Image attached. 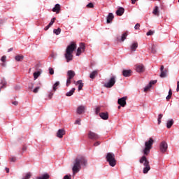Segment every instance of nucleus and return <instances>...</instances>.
I'll return each instance as SVG.
<instances>
[{"label": "nucleus", "instance_id": "f257e3e1", "mask_svg": "<svg viewBox=\"0 0 179 179\" xmlns=\"http://www.w3.org/2000/svg\"><path fill=\"white\" fill-rule=\"evenodd\" d=\"M154 142L155 141L153 140V138H150L149 141L145 143V148L143 150L144 155L139 160V163H141V164H143V166H145L143 171V174H148V173L150 170V165L149 164V160H148V158H146V156H148L149 153H150V149L153 148Z\"/></svg>", "mask_w": 179, "mask_h": 179}, {"label": "nucleus", "instance_id": "f03ea898", "mask_svg": "<svg viewBox=\"0 0 179 179\" xmlns=\"http://www.w3.org/2000/svg\"><path fill=\"white\" fill-rule=\"evenodd\" d=\"M82 166L84 167L87 166V159L83 155H78L73 162L72 171L73 176H75L76 173H79V171H80Z\"/></svg>", "mask_w": 179, "mask_h": 179}, {"label": "nucleus", "instance_id": "7ed1b4c3", "mask_svg": "<svg viewBox=\"0 0 179 179\" xmlns=\"http://www.w3.org/2000/svg\"><path fill=\"white\" fill-rule=\"evenodd\" d=\"M74 50H76V43L72 42L66 49L64 57L66 59V62H69L73 59V55L72 54H73Z\"/></svg>", "mask_w": 179, "mask_h": 179}, {"label": "nucleus", "instance_id": "20e7f679", "mask_svg": "<svg viewBox=\"0 0 179 179\" xmlns=\"http://www.w3.org/2000/svg\"><path fill=\"white\" fill-rule=\"evenodd\" d=\"M106 162L109 163V166H111V167H115V165L117 164L115 155L113 153L108 152L106 155Z\"/></svg>", "mask_w": 179, "mask_h": 179}, {"label": "nucleus", "instance_id": "39448f33", "mask_svg": "<svg viewBox=\"0 0 179 179\" xmlns=\"http://www.w3.org/2000/svg\"><path fill=\"white\" fill-rule=\"evenodd\" d=\"M116 79L117 77H115V76L110 77L109 80L103 85L104 87H106L107 89H111V87L115 85Z\"/></svg>", "mask_w": 179, "mask_h": 179}, {"label": "nucleus", "instance_id": "423d86ee", "mask_svg": "<svg viewBox=\"0 0 179 179\" xmlns=\"http://www.w3.org/2000/svg\"><path fill=\"white\" fill-rule=\"evenodd\" d=\"M167 143L162 141L159 145V150L162 153H166L167 152Z\"/></svg>", "mask_w": 179, "mask_h": 179}, {"label": "nucleus", "instance_id": "0eeeda50", "mask_svg": "<svg viewBox=\"0 0 179 179\" xmlns=\"http://www.w3.org/2000/svg\"><path fill=\"white\" fill-rule=\"evenodd\" d=\"M86 49V46H85V43H81L80 44L79 48L77 49L76 55L79 57L82 54V52H85V50Z\"/></svg>", "mask_w": 179, "mask_h": 179}, {"label": "nucleus", "instance_id": "6e6552de", "mask_svg": "<svg viewBox=\"0 0 179 179\" xmlns=\"http://www.w3.org/2000/svg\"><path fill=\"white\" fill-rule=\"evenodd\" d=\"M88 138L90 139H92V141H96V139H99V138H100V136H99V134H97L92 131H90L88 132Z\"/></svg>", "mask_w": 179, "mask_h": 179}, {"label": "nucleus", "instance_id": "1a4fd4ad", "mask_svg": "<svg viewBox=\"0 0 179 179\" xmlns=\"http://www.w3.org/2000/svg\"><path fill=\"white\" fill-rule=\"evenodd\" d=\"M127 96L122 97L118 99L117 103L121 106V107H125L127 106Z\"/></svg>", "mask_w": 179, "mask_h": 179}, {"label": "nucleus", "instance_id": "9d476101", "mask_svg": "<svg viewBox=\"0 0 179 179\" xmlns=\"http://www.w3.org/2000/svg\"><path fill=\"white\" fill-rule=\"evenodd\" d=\"M127 37H128V31L124 32L121 37L117 38V40L119 43H121V41H125V40H127Z\"/></svg>", "mask_w": 179, "mask_h": 179}, {"label": "nucleus", "instance_id": "9b49d317", "mask_svg": "<svg viewBox=\"0 0 179 179\" xmlns=\"http://www.w3.org/2000/svg\"><path fill=\"white\" fill-rule=\"evenodd\" d=\"M160 71H161V74H160V78H166V76H167V70L166 69H164V66H161L160 68Z\"/></svg>", "mask_w": 179, "mask_h": 179}, {"label": "nucleus", "instance_id": "f8f14e48", "mask_svg": "<svg viewBox=\"0 0 179 179\" xmlns=\"http://www.w3.org/2000/svg\"><path fill=\"white\" fill-rule=\"evenodd\" d=\"M136 71L139 73L145 72V66H143V64H137L136 65Z\"/></svg>", "mask_w": 179, "mask_h": 179}, {"label": "nucleus", "instance_id": "ddd939ff", "mask_svg": "<svg viewBox=\"0 0 179 179\" xmlns=\"http://www.w3.org/2000/svg\"><path fill=\"white\" fill-rule=\"evenodd\" d=\"M85 110H86V107L84 106H80L77 108V114H84Z\"/></svg>", "mask_w": 179, "mask_h": 179}, {"label": "nucleus", "instance_id": "4468645a", "mask_svg": "<svg viewBox=\"0 0 179 179\" xmlns=\"http://www.w3.org/2000/svg\"><path fill=\"white\" fill-rule=\"evenodd\" d=\"M52 10V12H55L57 14L59 13V12H61V5L59 3L56 4Z\"/></svg>", "mask_w": 179, "mask_h": 179}, {"label": "nucleus", "instance_id": "2eb2a0df", "mask_svg": "<svg viewBox=\"0 0 179 179\" xmlns=\"http://www.w3.org/2000/svg\"><path fill=\"white\" fill-rule=\"evenodd\" d=\"M122 75L125 78H128V77L131 76V75H132V71H131V70H123Z\"/></svg>", "mask_w": 179, "mask_h": 179}, {"label": "nucleus", "instance_id": "dca6fc26", "mask_svg": "<svg viewBox=\"0 0 179 179\" xmlns=\"http://www.w3.org/2000/svg\"><path fill=\"white\" fill-rule=\"evenodd\" d=\"M64 135H65V130L63 129H59L57 133V138H63Z\"/></svg>", "mask_w": 179, "mask_h": 179}, {"label": "nucleus", "instance_id": "f3484780", "mask_svg": "<svg viewBox=\"0 0 179 179\" xmlns=\"http://www.w3.org/2000/svg\"><path fill=\"white\" fill-rule=\"evenodd\" d=\"M124 12H125V9L122 7H120L117 10H116V15L117 16H122V15H124Z\"/></svg>", "mask_w": 179, "mask_h": 179}, {"label": "nucleus", "instance_id": "a211bd4d", "mask_svg": "<svg viewBox=\"0 0 179 179\" xmlns=\"http://www.w3.org/2000/svg\"><path fill=\"white\" fill-rule=\"evenodd\" d=\"M67 78L69 79H73V78H75V71H72V70H69L67 71Z\"/></svg>", "mask_w": 179, "mask_h": 179}, {"label": "nucleus", "instance_id": "6ab92c4d", "mask_svg": "<svg viewBox=\"0 0 179 179\" xmlns=\"http://www.w3.org/2000/svg\"><path fill=\"white\" fill-rule=\"evenodd\" d=\"M107 23H111L114 19V15L113 13H110L107 16Z\"/></svg>", "mask_w": 179, "mask_h": 179}, {"label": "nucleus", "instance_id": "aec40b11", "mask_svg": "<svg viewBox=\"0 0 179 179\" xmlns=\"http://www.w3.org/2000/svg\"><path fill=\"white\" fill-rule=\"evenodd\" d=\"M76 85H78V92H80V90H82V89H83L84 84L82 82V80L77 81Z\"/></svg>", "mask_w": 179, "mask_h": 179}, {"label": "nucleus", "instance_id": "412c9836", "mask_svg": "<svg viewBox=\"0 0 179 179\" xmlns=\"http://www.w3.org/2000/svg\"><path fill=\"white\" fill-rule=\"evenodd\" d=\"M99 117H101L102 120H108V113H100Z\"/></svg>", "mask_w": 179, "mask_h": 179}, {"label": "nucleus", "instance_id": "4be33fe9", "mask_svg": "<svg viewBox=\"0 0 179 179\" xmlns=\"http://www.w3.org/2000/svg\"><path fill=\"white\" fill-rule=\"evenodd\" d=\"M97 75H99V71L97 70H95L90 73V79H94V78H96Z\"/></svg>", "mask_w": 179, "mask_h": 179}, {"label": "nucleus", "instance_id": "5701e85b", "mask_svg": "<svg viewBox=\"0 0 179 179\" xmlns=\"http://www.w3.org/2000/svg\"><path fill=\"white\" fill-rule=\"evenodd\" d=\"M174 124V120L171 119L170 120H168L167 123H166V127L168 129L171 128V127H173V124Z\"/></svg>", "mask_w": 179, "mask_h": 179}, {"label": "nucleus", "instance_id": "b1692460", "mask_svg": "<svg viewBox=\"0 0 179 179\" xmlns=\"http://www.w3.org/2000/svg\"><path fill=\"white\" fill-rule=\"evenodd\" d=\"M138 48V43L137 42H134L131 45V51H136V49Z\"/></svg>", "mask_w": 179, "mask_h": 179}, {"label": "nucleus", "instance_id": "393cba45", "mask_svg": "<svg viewBox=\"0 0 179 179\" xmlns=\"http://www.w3.org/2000/svg\"><path fill=\"white\" fill-rule=\"evenodd\" d=\"M24 59V56L22 55H18L15 57V61H17V62H22V60Z\"/></svg>", "mask_w": 179, "mask_h": 179}, {"label": "nucleus", "instance_id": "a878e982", "mask_svg": "<svg viewBox=\"0 0 179 179\" xmlns=\"http://www.w3.org/2000/svg\"><path fill=\"white\" fill-rule=\"evenodd\" d=\"M152 13L155 16H159V7L157 6H155V9L152 11Z\"/></svg>", "mask_w": 179, "mask_h": 179}, {"label": "nucleus", "instance_id": "bb28decb", "mask_svg": "<svg viewBox=\"0 0 179 179\" xmlns=\"http://www.w3.org/2000/svg\"><path fill=\"white\" fill-rule=\"evenodd\" d=\"M50 175L48 173L43 175L41 177H37L36 179H49Z\"/></svg>", "mask_w": 179, "mask_h": 179}, {"label": "nucleus", "instance_id": "cd10ccee", "mask_svg": "<svg viewBox=\"0 0 179 179\" xmlns=\"http://www.w3.org/2000/svg\"><path fill=\"white\" fill-rule=\"evenodd\" d=\"M75 88H72L71 90H70L69 92H67L66 94V96H67L68 97L72 96L73 94V93H75Z\"/></svg>", "mask_w": 179, "mask_h": 179}, {"label": "nucleus", "instance_id": "c85d7f7f", "mask_svg": "<svg viewBox=\"0 0 179 179\" xmlns=\"http://www.w3.org/2000/svg\"><path fill=\"white\" fill-rule=\"evenodd\" d=\"M7 82L6 80H5V78H3L2 80H1V85L2 86L0 87V89H3V87H6V85H7Z\"/></svg>", "mask_w": 179, "mask_h": 179}, {"label": "nucleus", "instance_id": "c756f323", "mask_svg": "<svg viewBox=\"0 0 179 179\" xmlns=\"http://www.w3.org/2000/svg\"><path fill=\"white\" fill-rule=\"evenodd\" d=\"M53 33L56 34V36H59V34H61V28H58L57 29L53 30Z\"/></svg>", "mask_w": 179, "mask_h": 179}, {"label": "nucleus", "instance_id": "7c9ffc66", "mask_svg": "<svg viewBox=\"0 0 179 179\" xmlns=\"http://www.w3.org/2000/svg\"><path fill=\"white\" fill-rule=\"evenodd\" d=\"M58 86H59V81L56 82L53 85V90L55 92H57V87H58Z\"/></svg>", "mask_w": 179, "mask_h": 179}, {"label": "nucleus", "instance_id": "2f4dec72", "mask_svg": "<svg viewBox=\"0 0 179 179\" xmlns=\"http://www.w3.org/2000/svg\"><path fill=\"white\" fill-rule=\"evenodd\" d=\"M171 96H173V92L171 91V89H170L169 91V94L166 96V100H170V99H171Z\"/></svg>", "mask_w": 179, "mask_h": 179}, {"label": "nucleus", "instance_id": "473e14b6", "mask_svg": "<svg viewBox=\"0 0 179 179\" xmlns=\"http://www.w3.org/2000/svg\"><path fill=\"white\" fill-rule=\"evenodd\" d=\"M162 118H163V114H159L158 115V125H160V124H162Z\"/></svg>", "mask_w": 179, "mask_h": 179}, {"label": "nucleus", "instance_id": "72a5a7b5", "mask_svg": "<svg viewBox=\"0 0 179 179\" xmlns=\"http://www.w3.org/2000/svg\"><path fill=\"white\" fill-rule=\"evenodd\" d=\"M31 178V173L29 172L26 173L25 177L22 179H30Z\"/></svg>", "mask_w": 179, "mask_h": 179}, {"label": "nucleus", "instance_id": "f704fd0d", "mask_svg": "<svg viewBox=\"0 0 179 179\" xmlns=\"http://www.w3.org/2000/svg\"><path fill=\"white\" fill-rule=\"evenodd\" d=\"M38 76H40V71L34 73V80H36V79H37V78H38Z\"/></svg>", "mask_w": 179, "mask_h": 179}, {"label": "nucleus", "instance_id": "c9c22d12", "mask_svg": "<svg viewBox=\"0 0 179 179\" xmlns=\"http://www.w3.org/2000/svg\"><path fill=\"white\" fill-rule=\"evenodd\" d=\"M101 110V107L97 106L95 109V114L98 115Z\"/></svg>", "mask_w": 179, "mask_h": 179}, {"label": "nucleus", "instance_id": "e433bc0d", "mask_svg": "<svg viewBox=\"0 0 179 179\" xmlns=\"http://www.w3.org/2000/svg\"><path fill=\"white\" fill-rule=\"evenodd\" d=\"M151 52L152 54H156L157 50H156V47L155 46V45H153L151 48Z\"/></svg>", "mask_w": 179, "mask_h": 179}, {"label": "nucleus", "instance_id": "4c0bfd02", "mask_svg": "<svg viewBox=\"0 0 179 179\" xmlns=\"http://www.w3.org/2000/svg\"><path fill=\"white\" fill-rule=\"evenodd\" d=\"M41 86H38L34 89L33 93H38V90H40Z\"/></svg>", "mask_w": 179, "mask_h": 179}, {"label": "nucleus", "instance_id": "58836bf2", "mask_svg": "<svg viewBox=\"0 0 179 179\" xmlns=\"http://www.w3.org/2000/svg\"><path fill=\"white\" fill-rule=\"evenodd\" d=\"M150 87H152V86L150 85V84H148L145 88H144V92H148Z\"/></svg>", "mask_w": 179, "mask_h": 179}, {"label": "nucleus", "instance_id": "ea45409f", "mask_svg": "<svg viewBox=\"0 0 179 179\" xmlns=\"http://www.w3.org/2000/svg\"><path fill=\"white\" fill-rule=\"evenodd\" d=\"M71 80H72V78H67V80H66V86H67V87L69 86V85H71Z\"/></svg>", "mask_w": 179, "mask_h": 179}, {"label": "nucleus", "instance_id": "a19ab883", "mask_svg": "<svg viewBox=\"0 0 179 179\" xmlns=\"http://www.w3.org/2000/svg\"><path fill=\"white\" fill-rule=\"evenodd\" d=\"M153 34H155V31L150 30L147 32V36H153Z\"/></svg>", "mask_w": 179, "mask_h": 179}, {"label": "nucleus", "instance_id": "79ce46f5", "mask_svg": "<svg viewBox=\"0 0 179 179\" xmlns=\"http://www.w3.org/2000/svg\"><path fill=\"white\" fill-rule=\"evenodd\" d=\"M87 8H94V4H93V3H90L87 5Z\"/></svg>", "mask_w": 179, "mask_h": 179}, {"label": "nucleus", "instance_id": "37998d69", "mask_svg": "<svg viewBox=\"0 0 179 179\" xmlns=\"http://www.w3.org/2000/svg\"><path fill=\"white\" fill-rule=\"evenodd\" d=\"M55 20H56L55 17H53V18L51 20L50 22L49 23V24H50V27L54 24V22H55Z\"/></svg>", "mask_w": 179, "mask_h": 179}, {"label": "nucleus", "instance_id": "c03bdc74", "mask_svg": "<svg viewBox=\"0 0 179 179\" xmlns=\"http://www.w3.org/2000/svg\"><path fill=\"white\" fill-rule=\"evenodd\" d=\"M155 83H157V80L150 81L149 85H150V86H152V85H155Z\"/></svg>", "mask_w": 179, "mask_h": 179}, {"label": "nucleus", "instance_id": "a18cd8bd", "mask_svg": "<svg viewBox=\"0 0 179 179\" xmlns=\"http://www.w3.org/2000/svg\"><path fill=\"white\" fill-rule=\"evenodd\" d=\"M49 73L50 75H54V69L52 68H49Z\"/></svg>", "mask_w": 179, "mask_h": 179}, {"label": "nucleus", "instance_id": "49530a36", "mask_svg": "<svg viewBox=\"0 0 179 179\" xmlns=\"http://www.w3.org/2000/svg\"><path fill=\"white\" fill-rule=\"evenodd\" d=\"M139 27H141V24L139 23H137L134 27L136 30H139Z\"/></svg>", "mask_w": 179, "mask_h": 179}, {"label": "nucleus", "instance_id": "de8ad7c7", "mask_svg": "<svg viewBox=\"0 0 179 179\" xmlns=\"http://www.w3.org/2000/svg\"><path fill=\"white\" fill-rule=\"evenodd\" d=\"M2 62H6V56H3L1 59Z\"/></svg>", "mask_w": 179, "mask_h": 179}, {"label": "nucleus", "instance_id": "09e8293b", "mask_svg": "<svg viewBox=\"0 0 179 179\" xmlns=\"http://www.w3.org/2000/svg\"><path fill=\"white\" fill-rule=\"evenodd\" d=\"M10 162H16V158H15V157H10Z\"/></svg>", "mask_w": 179, "mask_h": 179}, {"label": "nucleus", "instance_id": "8fccbe9b", "mask_svg": "<svg viewBox=\"0 0 179 179\" xmlns=\"http://www.w3.org/2000/svg\"><path fill=\"white\" fill-rule=\"evenodd\" d=\"M64 179H72V178H71V175H66L64 176Z\"/></svg>", "mask_w": 179, "mask_h": 179}, {"label": "nucleus", "instance_id": "3c124183", "mask_svg": "<svg viewBox=\"0 0 179 179\" xmlns=\"http://www.w3.org/2000/svg\"><path fill=\"white\" fill-rule=\"evenodd\" d=\"M75 124H78V125H80V119H78L76 122Z\"/></svg>", "mask_w": 179, "mask_h": 179}, {"label": "nucleus", "instance_id": "603ef678", "mask_svg": "<svg viewBox=\"0 0 179 179\" xmlns=\"http://www.w3.org/2000/svg\"><path fill=\"white\" fill-rule=\"evenodd\" d=\"M52 96H54V93L50 92V94L48 95L49 99H52Z\"/></svg>", "mask_w": 179, "mask_h": 179}, {"label": "nucleus", "instance_id": "864d4df0", "mask_svg": "<svg viewBox=\"0 0 179 179\" xmlns=\"http://www.w3.org/2000/svg\"><path fill=\"white\" fill-rule=\"evenodd\" d=\"M100 145V141H96L94 143V146H99Z\"/></svg>", "mask_w": 179, "mask_h": 179}, {"label": "nucleus", "instance_id": "5fc2aeb1", "mask_svg": "<svg viewBox=\"0 0 179 179\" xmlns=\"http://www.w3.org/2000/svg\"><path fill=\"white\" fill-rule=\"evenodd\" d=\"M12 104H13L14 106H17V104H19V102H17V101H14L12 102Z\"/></svg>", "mask_w": 179, "mask_h": 179}, {"label": "nucleus", "instance_id": "6e6d98bb", "mask_svg": "<svg viewBox=\"0 0 179 179\" xmlns=\"http://www.w3.org/2000/svg\"><path fill=\"white\" fill-rule=\"evenodd\" d=\"M5 23V20H0V26H2Z\"/></svg>", "mask_w": 179, "mask_h": 179}, {"label": "nucleus", "instance_id": "4d7b16f0", "mask_svg": "<svg viewBox=\"0 0 179 179\" xmlns=\"http://www.w3.org/2000/svg\"><path fill=\"white\" fill-rule=\"evenodd\" d=\"M50 27H50V24H48L44 28V30L47 31V30H48V29H50Z\"/></svg>", "mask_w": 179, "mask_h": 179}, {"label": "nucleus", "instance_id": "13d9d810", "mask_svg": "<svg viewBox=\"0 0 179 179\" xmlns=\"http://www.w3.org/2000/svg\"><path fill=\"white\" fill-rule=\"evenodd\" d=\"M50 27H50V24H48L44 28V30L47 31V30H48V29H50Z\"/></svg>", "mask_w": 179, "mask_h": 179}, {"label": "nucleus", "instance_id": "bf43d9fd", "mask_svg": "<svg viewBox=\"0 0 179 179\" xmlns=\"http://www.w3.org/2000/svg\"><path fill=\"white\" fill-rule=\"evenodd\" d=\"M176 91H177V92H179V81H178V83H177Z\"/></svg>", "mask_w": 179, "mask_h": 179}, {"label": "nucleus", "instance_id": "052dcab7", "mask_svg": "<svg viewBox=\"0 0 179 179\" xmlns=\"http://www.w3.org/2000/svg\"><path fill=\"white\" fill-rule=\"evenodd\" d=\"M33 87H34L33 84H31V86H29L28 89L29 90H33Z\"/></svg>", "mask_w": 179, "mask_h": 179}, {"label": "nucleus", "instance_id": "680f3d73", "mask_svg": "<svg viewBox=\"0 0 179 179\" xmlns=\"http://www.w3.org/2000/svg\"><path fill=\"white\" fill-rule=\"evenodd\" d=\"M5 170L6 171V173H9V168H6Z\"/></svg>", "mask_w": 179, "mask_h": 179}, {"label": "nucleus", "instance_id": "e2e57ef3", "mask_svg": "<svg viewBox=\"0 0 179 179\" xmlns=\"http://www.w3.org/2000/svg\"><path fill=\"white\" fill-rule=\"evenodd\" d=\"M10 51H13V48H11L8 49V52H10Z\"/></svg>", "mask_w": 179, "mask_h": 179}, {"label": "nucleus", "instance_id": "0e129e2a", "mask_svg": "<svg viewBox=\"0 0 179 179\" xmlns=\"http://www.w3.org/2000/svg\"><path fill=\"white\" fill-rule=\"evenodd\" d=\"M27 149V148L26 147H24V146L22 148V150H24V151L26 150Z\"/></svg>", "mask_w": 179, "mask_h": 179}, {"label": "nucleus", "instance_id": "69168bd1", "mask_svg": "<svg viewBox=\"0 0 179 179\" xmlns=\"http://www.w3.org/2000/svg\"><path fill=\"white\" fill-rule=\"evenodd\" d=\"M117 108H118V110H120V108H121V106H119L117 107Z\"/></svg>", "mask_w": 179, "mask_h": 179}, {"label": "nucleus", "instance_id": "338daca9", "mask_svg": "<svg viewBox=\"0 0 179 179\" xmlns=\"http://www.w3.org/2000/svg\"><path fill=\"white\" fill-rule=\"evenodd\" d=\"M2 65H3H3H5L4 64H2Z\"/></svg>", "mask_w": 179, "mask_h": 179}, {"label": "nucleus", "instance_id": "774afa93", "mask_svg": "<svg viewBox=\"0 0 179 179\" xmlns=\"http://www.w3.org/2000/svg\"><path fill=\"white\" fill-rule=\"evenodd\" d=\"M178 2H179V0H178Z\"/></svg>", "mask_w": 179, "mask_h": 179}]
</instances>
